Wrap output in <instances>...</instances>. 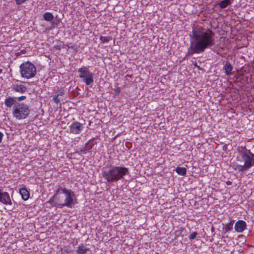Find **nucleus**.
<instances>
[{
  "label": "nucleus",
  "mask_w": 254,
  "mask_h": 254,
  "mask_svg": "<svg viewBox=\"0 0 254 254\" xmlns=\"http://www.w3.org/2000/svg\"><path fill=\"white\" fill-rule=\"evenodd\" d=\"M176 173L181 176H185L187 173V169L185 167H177L175 169Z\"/></svg>",
  "instance_id": "obj_19"
},
{
  "label": "nucleus",
  "mask_w": 254,
  "mask_h": 254,
  "mask_svg": "<svg viewBox=\"0 0 254 254\" xmlns=\"http://www.w3.org/2000/svg\"><path fill=\"white\" fill-rule=\"evenodd\" d=\"M77 71L79 73L78 77L82 79V81L86 85L92 86L94 82V74L90 71L88 68L82 66L78 69Z\"/></svg>",
  "instance_id": "obj_6"
},
{
  "label": "nucleus",
  "mask_w": 254,
  "mask_h": 254,
  "mask_svg": "<svg viewBox=\"0 0 254 254\" xmlns=\"http://www.w3.org/2000/svg\"><path fill=\"white\" fill-rule=\"evenodd\" d=\"M19 193L24 200H27L29 198V192L25 188H21L19 190Z\"/></svg>",
  "instance_id": "obj_16"
},
{
  "label": "nucleus",
  "mask_w": 254,
  "mask_h": 254,
  "mask_svg": "<svg viewBox=\"0 0 254 254\" xmlns=\"http://www.w3.org/2000/svg\"><path fill=\"white\" fill-rule=\"evenodd\" d=\"M55 197L56 196L53 195L50 198L48 202L50 203L53 207H56L57 208H61V207L60 206V205H61V202L56 201L55 200Z\"/></svg>",
  "instance_id": "obj_17"
},
{
  "label": "nucleus",
  "mask_w": 254,
  "mask_h": 254,
  "mask_svg": "<svg viewBox=\"0 0 254 254\" xmlns=\"http://www.w3.org/2000/svg\"><path fill=\"white\" fill-rule=\"evenodd\" d=\"M71 244L73 245V246H75L78 244V241L77 240H73L71 242Z\"/></svg>",
  "instance_id": "obj_28"
},
{
  "label": "nucleus",
  "mask_w": 254,
  "mask_h": 254,
  "mask_svg": "<svg viewBox=\"0 0 254 254\" xmlns=\"http://www.w3.org/2000/svg\"><path fill=\"white\" fill-rule=\"evenodd\" d=\"M64 188L63 187H60L57 190H56V192L54 194V196H55L56 197L57 195L60 192V191H61V192H62V189H63Z\"/></svg>",
  "instance_id": "obj_27"
},
{
  "label": "nucleus",
  "mask_w": 254,
  "mask_h": 254,
  "mask_svg": "<svg viewBox=\"0 0 254 254\" xmlns=\"http://www.w3.org/2000/svg\"><path fill=\"white\" fill-rule=\"evenodd\" d=\"M234 222V220H231V221L229 223L226 224L225 225L224 230L225 231V232H229L232 230Z\"/></svg>",
  "instance_id": "obj_21"
},
{
  "label": "nucleus",
  "mask_w": 254,
  "mask_h": 254,
  "mask_svg": "<svg viewBox=\"0 0 254 254\" xmlns=\"http://www.w3.org/2000/svg\"><path fill=\"white\" fill-rule=\"evenodd\" d=\"M95 139V138H92L89 140L87 143H86L85 146L78 152V153L80 155H84L87 152H90L93 146L97 144V142L94 141Z\"/></svg>",
  "instance_id": "obj_8"
},
{
  "label": "nucleus",
  "mask_w": 254,
  "mask_h": 254,
  "mask_svg": "<svg viewBox=\"0 0 254 254\" xmlns=\"http://www.w3.org/2000/svg\"><path fill=\"white\" fill-rule=\"evenodd\" d=\"M62 190V193L65 195V199L64 203L61 202V205H60L61 208H63L64 207H72L75 204L74 201L76 200L75 193L71 190H67L64 187Z\"/></svg>",
  "instance_id": "obj_7"
},
{
  "label": "nucleus",
  "mask_w": 254,
  "mask_h": 254,
  "mask_svg": "<svg viewBox=\"0 0 254 254\" xmlns=\"http://www.w3.org/2000/svg\"><path fill=\"white\" fill-rule=\"evenodd\" d=\"M12 91L23 94L27 91V87L23 84L13 83L11 86Z\"/></svg>",
  "instance_id": "obj_11"
},
{
  "label": "nucleus",
  "mask_w": 254,
  "mask_h": 254,
  "mask_svg": "<svg viewBox=\"0 0 254 254\" xmlns=\"http://www.w3.org/2000/svg\"><path fill=\"white\" fill-rule=\"evenodd\" d=\"M227 184L228 185H231V182H230V181H229V182H227Z\"/></svg>",
  "instance_id": "obj_33"
},
{
  "label": "nucleus",
  "mask_w": 254,
  "mask_h": 254,
  "mask_svg": "<svg viewBox=\"0 0 254 254\" xmlns=\"http://www.w3.org/2000/svg\"><path fill=\"white\" fill-rule=\"evenodd\" d=\"M15 105L12 109L13 117L18 120L26 119L30 112L29 106L23 102H19Z\"/></svg>",
  "instance_id": "obj_4"
},
{
  "label": "nucleus",
  "mask_w": 254,
  "mask_h": 254,
  "mask_svg": "<svg viewBox=\"0 0 254 254\" xmlns=\"http://www.w3.org/2000/svg\"><path fill=\"white\" fill-rule=\"evenodd\" d=\"M76 254H91V251L89 248L86 247L83 244H81L77 248Z\"/></svg>",
  "instance_id": "obj_14"
},
{
  "label": "nucleus",
  "mask_w": 254,
  "mask_h": 254,
  "mask_svg": "<svg viewBox=\"0 0 254 254\" xmlns=\"http://www.w3.org/2000/svg\"><path fill=\"white\" fill-rule=\"evenodd\" d=\"M184 230L185 228H181L177 232H180V233H181Z\"/></svg>",
  "instance_id": "obj_31"
},
{
  "label": "nucleus",
  "mask_w": 254,
  "mask_h": 254,
  "mask_svg": "<svg viewBox=\"0 0 254 254\" xmlns=\"http://www.w3.org/2000/svg\"><path fill=\"white\" fill-rule=\"evenodd\" d=\"M83 128V125L78 122H74L69 126L70 132L74 134H79Z\"/></svg>",
  "instance_id": "obj_9"
},
{
  "label": "nucleus",
  "mask_w": 254,
  "mask_h": 254,
  "mask_svg": "<svg viewBox=\"0 0 254 254\" xmlns=\"http://www.w3.org/2000/svg\"><path fill=\"white\" fill-rule=\"evenodd\" d=\"M106 184H112L120 180H123L125 176L129 175L128 168L120 166H112L103 168L101 173Z\"/></svg>",
  "instance_id": "obj_3"
},
{
  "label": "nucleus",
  "mask_w": 254,
  "mask_h": 254,
  "mask_svg": "<svg viewBox=\"0 0 254 254\" xmlns=\"http://www.w3.org/2000/svg\"><path fill=\"white\" fill-rule=\"evenodd\" d=\"M238 154L236 160L243 162V165L233 164V168L238 172H244L254 166V154L245 146H239L237 148Z\"/></svg>",
  "instance_id": "obj_2"
},
{
  "label": "nucleus",
  "mask_w": 254,
  "mask_h": 254,
  "mask_svg": "<svg viewBox=\"0 0 254 254\" xmlns=\"http://www.w3.org/2000/svg\"><path fill=\"white\" fill-rule=\"evenodd\" d=\"M43 18L45 20L51 21L54 19V16L52 13L50 12H47L44 14Z\"/></svg>",
  "instance_id": "obj_20"
},
{
  "label": "nucleus",
  "mask_w": 254,
  "mask_h": 254,
  "mask_svg": "<svg viewBox=\"0 0 254 254\" xmlns=\"http://www.w3.org/2000/svg\"><path fill=\"white\" fill-rule=\"evenodd\" d=\"M0 202L6 205L12 204L9 195L7 192H3L0 190Z\"/></svg>",
  "instance_id": "obj_10"
},
{
  "label": "nucleus",
  "mask_w": 254,
  "mask_h": 254,
  "mask_svg": "<svg viewBox=\"0 0 254 254\" xmlns=\"http://www.w3.org/2000/svg\"><path fill=\"white\" fill-rule=\"evenodd\" d=\"M197 233L196 232H192L190 235L189 236V239L191 240H193L195 238L196 236L197 235Z\"/></svg>",
  "instance_id": "obj_25"
},
{
  "label": "nucleus",
  "mask_w": 254,
  "mask_h": 254,
  "mask_svg": "<svg viewBox=\"0 0 254 254\" xmlns=\"http://www.w3.org/2000/svg\"><path fill=\"white\" fill-rule=\"evenodd\" d=\"M194 65L195 66H196V67H197L198 68H199V66L197 65V64H196V62L195 63V64H194Z\"/></svg>",
  "instance_id": "obj_32"
},
{
  "label": "nucleus",
  "mask_w": 254,
  "mask_h": 254,
  "mask_svg": "<svg viewBox=\"0 0 254 254\" xmlns=\"http://www.w3.org/2000/svg\"><path fill=\"white\" fill-rule=\"evenodd\" d=\"M214 36V32L210 29L198 26L192 27L190 34V46L188 48L186 56L202 53L206 49L213 46L215 45Z\"/></svg>",
  "instance_id": "obj_1"
},
{
  "label": "nucleus",
  "mask_w": 254,
  "mask_h": 254,
  "mask_svg": "<svg viewBox=\"0 0 254 254\" xmlns=\"http://www.w3.org/2000/svg\"><path fill=\"white\" fill-rule=\"evenodd\" d=\"M223 69L225 70V73L226 75L229 76L232 74L233 66L230 62L228 61L226 62V64L223 67Z\"/></svg>",
  "instance_id": "obj_15"
},
{
  "label": "nucleus",
  "mask_w": 254,
  "mask_h": 254,
  "mask_svg": "<svg viewBox=\"0 0 254 254\" xmlns=\"http://www.w3.org/2000/svg\"><path fill=\"white\" fill-rule=\"evenodd\" d=\"M2 69H0V74L2 72Z\"/></svg>",
  "instance_id": "obj_34"
},
{
  "label": "nucleus",
  "mask_w": 254,
  "mask_h": 254,
  "mask_svg": "<svg viewBox=\"0 0 254 254\" xmlns=\"http://www.w3.org/2000/svg\"><path fill=\"white\" fill-rule=\"evenodd\" d=\"M64 251L65 252L67 253H70V250L67 247H64Z\"/></svg>",
  "instance_id": "obj_29"
},
{
  "label": "nucleus",
  "mask_w": 254,
  "mask_h": 254,
  "mask_svg": "<svg viewBox=\"0 0 254 254\" xmlns=\"http://www.w3.org/2000/svg\"><path fill=\"white\" fill-rule=\"evenodd\" d=\"M114 94L116 95H119L120 93V87H117L116 88H115L114 90Z\"/></svg>",
  "instance_id": "obj_26"
},
{
  "label": "nucleus",
  "mask_w": 254,
  "mask_h": 254,
  "mask_svg": "<svg viewBox=\"0 0 254 254\" xmlns=\"http://www.w3.org/2000/svg\"><path fill=\"white\" fill-rule=\"evenodd\" d=\"M59 95H56L53 97V101L55 103L58 104L60 102V100L59 98Z\"/></svg>",
  "instance_id": "obj_23"
},
{
  "label": "nucleus",
  "mask_w": 254,
  "mask_h": 254,
  "mask_svg": "<svg viewBox=\"0 0 254 254\" xmlns=\"http://www.w3.org/2000/svg\"><path fill=\"white\" fill-rule=\"evenodd\" d=\"M18 103L16 101L15 97L9 96L5 99L4 104L7 108H11V107L13 108Z\"/></svg>",
  "instance_id": "obj_13"
},
{
  "label": "nucleus",
  "mask_w": 254,
  "mask_h": 254,
  "mask_svg": "<svg viewBox=\"0 0 254 254\" xmlns=\"http://www.w3.org/2000/svg\"><path fill=\"white\" fill-rule=\"evenodd\" d=\"M3 136H4L3 134L0 131V143L2 141V139Z\"/></svg>",
  "instance_id": "obj_30"
},
{
  "label": "nucleus",
  "mask_w": 254,
  "mask_h": 254,
  "mask_svg": "<svg viewBox=\"0 0 254 254\" xmlns=\"http://www.w3.org/2000/svg\"><path fill=\"white\" fill-rule=\"evenodd\" d=\"M112 38L110 36H100V40L102 43H107L112 40Z\"/></svg>",
  "instance_id": "obj_22"
},
{
  "label": "nucleus",
  "mask_w": 254,
  "mask_h": 254,
  "mask_svg": "<svg viewBox=\"0 0 254 254\" xmlns=\"http://www.w3.org/2000/svg\"><path fill=\"white\" fill-rule=\"evenodd\" d=\"M247 228V224L244 220H239L236 222L234 226L235 230L238 233L243 232Z\"/></svg>",
  "instance_id": "obj_12"
},
{
  "label": "nucleus",
  "mask_w": 254,
  "mask_h": 254,
  "mask_svg": "<svg viewBox=\"0 0 254 254\" xmlns=\"http://www.w3.org/2000/svg\"><path fill=\"white\" fill-rule=\"evenodd\" d=\"M16 99V101L17 102H20V101H23L26 99V97L25 96H21L18 97H15Z\"/></svg>",
  "instance_id": "obj_24"
},
{
  "label": "nucleus",
  "mask_w": 254,
  "mask_h": 254,
  "mask_svg": "<svg viewBox=\"0 0 254 254\" xmlns=\"http://www.w3.org/2000/svg\"><path fill=\"white\" fill-rule=\"evenodd\" d=\"M19 68V73L21 77L27 79L34 77L37 73L35 66L29 61L22 63Z\"/></svg>",
  "instance_id": "obj_5"
},
{
  "label": "nucleus",
  "mask_w": 254,
  "mask_h": 254,
  "mask_svg": "<svg viewBox=\"0 0 254 254\" xmlns=\"http://www.w3.org/2000/svg\"><path fill=\"white\" fill-rule=\"evenodd\" d=\"M231 3L232 0H223L219 2V5L221 8L224 9L231 4Z\"/></svg>",
  "instance_id": "obj_18"
}]
</instances>
